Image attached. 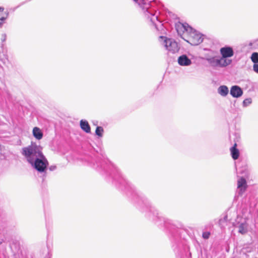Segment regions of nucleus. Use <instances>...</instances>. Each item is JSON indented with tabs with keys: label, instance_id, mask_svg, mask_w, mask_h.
Wrapping results in <instances>:
<instances>
[{
	"label": "nucleus",
	"instance_id": "a211bd4d",
	"mask_svg": "<svg viewBox=\"0 0 258 258\" xmlns=\"http://www.w3.org/2000/svg\"><path fill=\"white\" fill-rule=\"evenodd\" d=\"M217 59H218L212 58L208 59V60L212 66L217 67V66H219V64H216V61L217 60Z\"/></svg>",
	"mask_w": 258,
	"mask_h": 258
},
{
	"label": "nucleus",
	"instance_id": "393cba45",
	"mask_svg": "<svg viewBox=\"0 0 258 258\" xmlns=\"http://www.w3.org/2000/svg\"><path fill=\"white\" fill-rule=\"evenodd\" d=\"M227 218V216H225V218H224L225 219H226Z\"/></svg>",
	"mask_w": 258,
	"mask_h": 258
},
{
	"label": "nucleus",
	"instance_id": "aec40b11",
	"mask_svg": "<svg viewBox=\"0 0 258 258\" xmlns=\"http://www.w3.org/2000/svg\"><path fill=\"white\" fill-rule=\"evenodd\" d=\"M253 70L255 73H258V64L257 63H255V64H253Z\"/></svg>",
	"mask_w": 258,
	"mask_h": 258
},
{
	"label": "nucleus",
	"instance_id": "9b49d317",
	"mask_svg": "<svg viewBox=\"0 0 258 258\" xmlns=\"http://www.w3.org/2000/svg\"><path fill=\"white\" fill-rule=\"evenodd\" d=\"M237 143H235L233 147H232L230 149V151L231 152L232 158L234 160H236L239 158V151L238 149L237 148Z\"/></svg>",
	"mask_w": 258,
	"mask_h": 258
},
{
	"label": "nucleus",
	"instance_id": "4be33fe9",
	"mask_svg": "<svg viewBox=\"0 0 258 258\" xmlns=\"http://www.w3.org/2000/svg\"><path fill=\"white\" fill-rule=\"evenodd\" d=\"M4 9L3 7H0V12H3Z\"/></svg>",
	"mask_w": 258,
	"mask_h": 258
},
{
	"label": "nucleus",
	"instance_id": "6e6552de",
	"mask_svg": "<svg viewBox=\"0 0 258 258\" xmlns=\"http://www.w3.org/2000/svg\"><path fill=\"white\" fill-rule=\"evenodd\" d=\"M243 92L241 89L237 86H232L230 90V94L234 97H239L242 95Z\"/></svg>",
	"mask_w": 258,
	"mask_h": 258
},
{
	"label": "nucleus",
	"instance_id": "1a4fd4ad",
	"mask_svg": "<svg viewBox=\"0 0 258 258\" xmlns=\"http://www.w3.org/2000/svg\"><path fill=\"white\" fill-rule=\"evenodd\" d=\"M178 62L180 66H189L191 61L186 55L180 56L178 58Z\"/></svg>",
	"mask_w": 258,
	"mask_h": 258
},
{
	"label": "nucleus",
	"instance_id": "9d476101",
	"mask_svg": "<svg viewBox=\"0 0 258 258\" xmlns=\"http://www.w3.org/2000/svg\"><path fill=\"white\" fill-rule=\"evenodd\" d=\"M232 62L231 59H228L227 57H222L217 59L216 61V64H219V67H223L230 64Z\"/></svg>",
	"mask_w": 258,
	"mask_h": 258
},
{
	"label": "nucleus",
	"instance_id": "ddd939ff",
	"mask_svg": "<svg viewBox=\"0 0 258 258\" xmlns=\"http://www.w3.org/2000/svg\"><path fill=\"white\" fill-rule=\"evenodd\" d=\"M33 135L37 140H40L43 137V133L38 127H34L33 129Z\"/></svg>",
	"mask_w": 258,
	"mask_h": 258
},
{
	"label": "nucleus",
	"instance_id": "20e7f679",
	"mask_svg": "<svg viewBox=\"0 0 258 258\" xmlns=\"http://www.w3.org/2000/svg\"><path fill=\"white\" fill-rule=\"evenodd\" d=\"M164 45L166 49L172 53L177 52L179 50L177 43L172 41L170 39H165L164 41Z\"/></svg>",
	"mask_w": 258,
	"mask_h": 258
},
{
	"label": "nucleus",
	"instance_id": "f3484780",
	"mask_svg": "<svg viewBox=\"0 0 258 258\" xmlns=\"http://www.w3.org/2000/svg\"><path fill=\"white\" fill-rule=\"evenodd\" d=\"M251 61L255 63H258V53L257 52H253L251 56Z\"/></svg>",
	"mask_w": 258,
	"mask_h": 258
},
{
	"label": "nucleus",
	"instance_id": "bb28decb",
	"mask_svg": "<svg viewBox=\"0 0 258 258\" xmlns=\"http://www.w3.org/2000/svg\"><path fill=\"white\" fill-rule=\"evenodd\" d=\"M2 21H0V24H1V23H2Z\"/></svg>",
	"mask_w": 258,
	"mask_h": 258
},
{
	"label": "nucleus",
	"instance_id": "412c9836",
	"mask_svg": "<svg viewBox=\"0 0 258 258\" xmlns=\"http://www.w3.org/2000/svg\"><path fill=\"white\" fill-rule=\"evenodd\" d=\"M250 102H251L250 101V99H246L244 100L243 103H250Z\"/></svg>",
	"mask_w": 258,
	"mask_h": 258
},
{
	"label": "nucleus",
	"instance_id": "4468645a",
	"mask_svg": "<svg viewBox=\"0 0 258 258\" xmlns=\"http://www.w3.org/2000/svg\"><path fill=\"white\" fill-rule=\"evenodd\" d=\"M218 93L223 96H225L228 93V89L226 86H221L218 88Z\"/></svg>",
	"mask_w": 258,
	"mask_h": 258
},
{
	"label": "nucleus",
	"instance_id": "f03ea898",
	"mask_svg": "<svg viewBox=\"0 0 258 258\" xmlns=\"http://www.w3.org/2000/svg\"><path fill=\"white\" fill-rule=\"evenodd\" d=\"M188 31L185 35L184 40L192 45H198L202 42L203 39L200 33L191 28H188Z\"/></svg>",
	"mask_w": 258,
	"mask_h": 258
},
{
	"label": "nucleus",
	"instance_id": "f257e3e1",
	"mask_svg": "<svg viewBox=\"0 0 258 258\" xmlns=\"http://www.w3.org/2000/svg\"><path fill=\"white\" fill-rule=\"evenodd\" d=\"M21 153L29 163H32L37 158L43 157L41 147L35 142H31L30 145L23 147Z\"/></svg>",
	"mask_w": 258,
	"mask_h": 258
},
{
	"label": "nucleus",
	"instance_id": "6ab92c4d",
	"mask_svg": "<svg viewBox=\"0 0 258 258\" xmlns=\"http://www.w3.org/2000/svg\"><path fill=\"white\" fill-rule=\"evenodd\" d=\"M211 235L210 232H204L203 233L202 237L204 239H208Z\"/></svg>",
	"mask_w": 258,
	"mask_h": 258
},
{
	"label": "nucleus",
	"instance_id": "a878e982",
	"mask_svg": "<svg viewBox=\"0 0 258 258\" xmlns=\"http://www.w3.org/2000/svg\"><path fill=\"white\" fill-rule=\"evenodd\" d=\"M134 1H135V2H136L138 1V0H134Z\"/></svg>",
	"mask_w": 258,
	"mask_h": 258
},
{
	"label": "nucleus",
	"instance_id": "0eeeda50",
	"mask_svg": "<svg viewBox=\"0 0 258 258\" xmlns=\"http://www.w3.org/2000/svg\"><path fill=\"white\" fill-rule=\"evenodd\" d=\"M221 54L223 57H231L234 54L233 49L230 47H224L220 50Z\"/></svg>",
	"mask_w": 258,
	"mask_h": 258
},
{
	"label": "nucleus",
	"instance_id": "2eb2a0df",
	"mask_svg": "<svg viewBox=\"0 0 258 258\" xmlns=\"http://www.w3.org/2000/svg\"><path fill=\"white\" fill-rule=\"evenodd\" d=\"M247 232V226L245 224H241L239 227V232L242 234L246 233Z\"/></svg>",
	"mask_w": 258,
	"mask_h": 258
},
{
	"label": "nucleus",
	"instance_id": "7ed1b4c3",
	"mask_svg": "<svg viewBox=\"0 0 258 258\" xmlns=\"http://www.w3.org/2000/svg\"><path fill=\"white\" fill-rule=\"evenodd\" d=\"M39 172H44L48 165V162L45 156L36 158L32 163H30Z\"/></svg>",
	"mask_w": 258,
	"mask_h": 258
},
{
	"label": "nucleus",
	"instance_id": "39448f33",
	"mask_svg": "<svg viewBox=\"0 0 258 258\" xmlns=\"http://www.w3.org/2000/svg\"><path fill=\"white\" fill-rule=\"evenodd\" d=\"M188 28H191L190 27L187 26L186 27L182 24H179L176 25V29L178 34L184 40L185 39V35H186L187 32H189Z\"/></svg>",
	"mask_w": 258,
	"mask_h": 258
},
{
	"label": "nucleus",
	"instance_id": "5701e85b",
	"mask_svg": "<svg viewBox=\"0 0 258 258\" xmlns=\"http://www.w3.org/2000/svg\"><path fill=\"white\" fill-rule=\"evenodd\" d=\"M5 19V18H4V17H3V18H1V19H0V21H4Z\"/></svg>",
	"mask_w": 258,
	"mask_h": 258
},
{
	"label": "nucleus",
	"instance_id": "b1692460",
	"mask_svg": "<svg viewBox=\"0 0 258 258\" xmlns=\"http://www.w3.org/2000/svg\"><path fill=\"white\" fill-rule=\"evenodd\" d=\"M160 38H161V39H164V38L163 37H162V36H161V37H160Z\"/></svg>",
	"mask_w": 258,
	"mask_h": 258
},
{
	"label": "nucleus",
	"instance_id": "dca6fc26",
	"mask_svg": "<svg viewBox=\"0 0 258 258\" xmlns=\"http://www.w3.org/2000/svg\"><path fill=\"white\" fill-rule=\"evenodd\" d=\"M104 130L102 127L97 126L96 128L95 134L99 137H102L103 136Z\"/></svg>",
	"mask_w": 258,
	"mask_h": 258
},
{
	"label": "nucleus",
	"instance_id": "423d86ee",
	"mask_svg": "<svg viewBox=\"0 0 258 258\" xmlns=\"http://www.w3.org/2000/svg\"><path fill=\"white\" fill-rule=\"evenodd\" d=\"M247 187L246 179L243 177H240L237 180V188L239 189V194H242L246 190Z\"/></svg>",
	"mask_w": 258,
	"mask_h": 258
},
{
	"label": "nucleus",
	"instance_id": "f8f14e48",
	"mask_svg": "<svg viewBox=\"0 0 258 258\" xmlns=\"http://www.w3.org/2000/svg\"><path fill=\"white\" fill-rule=\"evenodd\" d=\"M80 126L82 130L86 133H90L91 132V128L87 121L81 120L80 121Z\"/></svg>",
	"mask_w": 258,
	"mask_h": 258
}]
</instances>
